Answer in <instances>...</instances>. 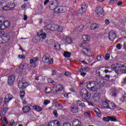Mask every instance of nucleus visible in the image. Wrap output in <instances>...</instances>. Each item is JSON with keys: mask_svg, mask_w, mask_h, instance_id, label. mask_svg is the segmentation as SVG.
Returning a JSON list of instances; mask_svg holds the SVG:
<instances>
[{"mask_svg": "<svg viewBox=\"0 0 126 126\" xmlns=\"http://www.w3.org/2000/svg\"><path fill=\"white\" fill-rule=\"evenodd\" d=\"M10 39L9 35L3 32H0V43H6Z\"/></svg>", "mask_w": 126, "mask_h": 126, "instance_id": "nucleus-1", "label": "nucleus"}, {"mask_svg": "<svg viewBox=\"0 0 126 126\" xmlns=\"http://www.w3.org/2000/svg\"><path fill=\"white\" fill-rule=\"evenodd\" d=\"M80 94L82 98L85 99V100H87L89 98L91 94L89 92L87 91L86 89H83L80 90Z\"/></svg>", "mask_w": 126, "mask_h": 126, "instance_id": "nucleus-2", "label": "nucleus"}, {"mask_svg": "<svg viewBox=\"0 0 126 126\" xmlns=\"http://www.w3.org/2000/svg\"><path fill=\"white\" fill-rule=\"evenodd\" d=\"M59 5L58 0H53V2H50L49 3V8L51 10H54V13H56V11H57V8Z\"/></svg>", "mask_w": 126, "mask_h": 126, "instance_id": "nucleus-3", "label": "nucleus"}, {"mask_svg": "<svg viewBox=\"0 0 126 126\" xmlns=\"http://www.w3.org/2000/svg\"><path fill=\"white\" fill-rule=\"evenodd\" d=\"M42 61L44 63H53L54 59L53 58H51L50 59V54L49 53H46L42 58Z\"/></svg>", "mask_w": 126, "mask_h": 126, "instance_id": "nucleus-4", "label": "nucleus"}, {"mask_svg": "<svg viewBox=\"0 0 126 126\" xmlns=\"http://www.w3.org/2000/svg\"><path fill=\"white\" fill-rule=\"evenodd\" d=\"M95 12L100 17L104 16V9L102 7L97 6L95 9Z\"/></svg>", "mask_w": 126, "mask_h": 126, "instance_id": "nucleus-5", "label": "nucleus"}, {"mask_svg": "<svg viewBox=\"0 0 126 126\" xmlns=\"http://www.w3.org/2000/svg\"><path fill=\"white\" fill-rule=\"evenodd\" d=\"M48 126H61V122L58 120L49 121Z\"/></svg>", "mask_w": 126, "mask_h": 126, "instance_id": "nucleus-6", "label": "nucleus"}, {"mask_svg": "<svg viewBox=\"0 0 126 126\" xmlns=\"http://www.w3.org/2000/svg\"><path fill=\"white\" fill-rule=\"evenodd\" d=\"M116 76H114L113 77L110 76V75H106L104 77H102L103 79L106 80V81H109V82H114L116 80Z\"/></svg>", "mask_w": 126, "mask_h": 126, "instance_id": "nucleus-7", "label": "nucleus"}, {"mask_svg": "<svg viewBox=\"0 0 126 126\" xmlns=\"http://www.w3.org/2000/svg\"><path fill=\"white\" fill-rule=\"evenodd\" d=\"M9 25H10V23H9V22L7 21H4L0 26V29H1V30H4V29H6V28H8V27H9Z\"/></svg>", "mask_w": 126, "mask_h": 126, "instance_id": "nucleus-8", "label": "nucleus"}, {"mask_svg": "<svg viewBox=\"0 0 126 126\" xmlns=\"http://www.w3.org/2000/svg\"><path fill=\"white\" fill-rule=\"evenodd\" d=\"M15 81V76L14 75H12L8 77V84L9 86H11L13 85V83H14V81Z\"/></svg>", "mask_w": 126, "mask_h": 126, "instance_id": "nucleus-9", "label": "nucleus"}, {"mask_svg": "<svg viewBox=\"0 0 126 126\" xmlns=\"http://www.w3.org/2000/svg\"><path fill=\"white\" fill-rule=\"evenodd\" d=\"M101 81H99V83H97L96 85L95 84L90 89V91L95 92L99 89H100V84Z\"/></svg>", "mask_w": 126, "mask_h": 126, "instance_id": "nucleus-10", "label": "nucleus"}, {"mask_svg": "<svg viewBox=\"0 0 126 126\" xmlns=\"http://www.w3.org/2000/svg\"><path fill=\"white\" fill-rule=\"evenodd\" d=\"M66 7L61 6L55 11V13H63L66 11Z\"/></svg>", "mask_w": 126, "mask_h": 126, "instance_id": "nucleus-11", "label": "nucleus"}, {"mask_svg": "<svg viewBox=\"0 0 126 126\" xmlns=\"http://www.w3.org/2000/svg\"><path fill=\"white\" fill-rule=\"evenodd\" d=\"M117 38V35L116 34V33L110 32H109V39L110 40V41H112V42Z\"/></svg>", "mask_w": 126, "mask_h": 126, "instance_id": "nucleus-12", "label": "nucleus"}, {"mask_svg": "<svg viewBox=\"0 0 126 126\" xmlns=\"http://www.w3.org/2000/svg\"><path fill=\"white\" fill-rule=\"evenodd\" d=\"M13 99V96L11 94H7L5 96V98L4 100V104H6V103H8L9 101H11Z\"/></svg>", "mask_w": 126, "mask_h": 126, "instance_id": "nucleus-13", "label": "nucleus"}, {"mask_svg": "<svg viewBox=\"0 0 126 126\" xmlns=\"http://www.w3.org/2000/svg\"><path fill=\"white\" fill-rule=\"evenodd\" d=\"M70 111L74 114L78 113V112H79V110L78 109V105H72L71 106Z\"/></svg>", "mask_w": 126, "mask_h": 126, "instance_id": "nucleus-14", "label": "nucleus"}, {"mask_svg": "<svg viewBox=\"0 0 126 126\" xmlns=\"http://www.w3.org/2000/svg\"><path fill=\"white\" fill-rule=\"evenodd\" d=\"M82 52L83 55H85L86 56H89V54L91 52V49L88 48H83L82 50Z\"/></svg>", "mask_w": 126, "mask_h": 126, "instance_id": "nucleus-15", "label": "nucleus"}, {"mask_svg": "<svg viewBox=\"0 0 126 126\" xmlns=\"http://www.w3.org/2000/svg\"><path fill=\"white\" fill-rule=\"evenodd\" d=\"M27 86H28V83L23 82L19 84L18 87L21 89H25Z\"/></svg>", "mask_w": 126, "mask_h": 126, "instance_id": "nucleus-16", "label": "nucleus"}, {"mask_svg": "<svg viewBox=\"0 0 126 126\" xmlns=\"http://www.w3.org/2000/svg\"><path fill=\"white\" fill-rule=\"evenodd\" d=\"M45 29H47V30H50L51 31H55L56 29H55V27L52 26L51 25H48L44 27Z\"/></svg>", "mask_w": 126, "mask_h": 126, "instance_id": "nucleus-17", "label": "nucleus"}, {"mask_svg": "<svg viewBox=\"0 0 126 126\" xmlns=\"http://www.w3.org/2000/svg\"><path fill=\"white\" fill-rule=\"evenodd\" d=\"M32 109L37 112H41L43 110V108L41 107L38 105H34Z\"/></svg>", "mask_w": 126, "mask_h": 126, "instance_id": "nucleus-18", "label": "nucleus"}, {"mask_svg": "<svg viewBox=\"0 0 126 126\" xmlns=\"http://www.w3.org/2000/svg\"><path fill=\"white\" fill-rule=\"evenodd\" d=\"M22 110L24 113H28V112H30L31 108L29 106H26L23 107Z\"/></svg>", "mask_w": 126, "mask_h": 126, "instance_id": "nucleus-19", "label": "nucleus"}, {"mask_svg": "<svg viewBox=\"0 0 126 126\" xmlns=\"http://www.w3.org/2000/svg\"><path fill=\"white\" fill-rule=\"evenodd\" d=\"M94 111L95 113H96L97 116L98 117V118H101L102 114H101V111H100V109L96 108L94 109Z\"/></svg>", "mask_w": 126, "mask_h": 126, "instance_id": "nucleus-20", "label": "nucleus"}, {"mask_svg": "<svg viewBox=\"0 0 126 126\" xmlns=\"http://www.w3.org/2000/svg\"><path fill=\"white\" fill-rule=\"evenodd\" d=\"M120 70L123 73H126V63L121 65L120 66Z\"/></svg>", "mask_w": 126, "mask_h": 126, "instance_id": "nucleus-21", "label": "nucleus"}, {"mask_svg": "<svg viewBox=\"0 0 126 126\" xmlns=\"http://www.w3.org/2000/svg\"><path fill=\"white\" fill-rule=\"evenodd\" d=\"M116 104L114 102H109L108 109H116Z\"/></svg>", "mask_w": 126, "mask_h": 126, "instance_id": "nucleus-22", "label": "nucleus"}, {"mask_svg": "<svg viewBox=\"0 0 126 126\" xmlns=\"http://www.w3.org/2000/svg\"><path fill=\"white\" fill-rule=\"evenodd\" d=\"M91 30H95L96 29H99V25L96 24H93L91 25Z\"/></svg>", "mask_w": 126, "mask_h": 126, "instance_id": "nucleus-23", "label": "nucleus"}, {"mask_svg": "<svg viewBox=\"0 0 126 126\" xmlns=\"http://www.w3.org/2000/svg\"><path fill=\"white\" fill-rule=\"evenodd\" d=\"M73 126H80V122L78 120H75L72 122Z\"/></svg>", "mask_w": 126, "mask_h": 126, "instance_id": "nucleus-24", "label": "nucleus"}, {"mask_svg": "<svg viewBox=\"0 0 126 126\" xmlns=\"http://www.w3.org/2000/svg\"><path fill=\"white\" fill-rule=\"evenodd\" d=\"M95 84L94 83V82H89L87 84V89H88L89 90H90V89L91 88V87H92Z\"/></svg>", "mask_w": 126, "mask_h": 126, "instance_id": "nucleus-25", "label": "nucleus"}, {"mask_svg": "<svg viewBox=\"0 0 126 126\" xmlns=\"http://www.w3.org/2000/svg\"><path fill=\"white\" fill-rule=\"evenodd\" d=\"M54 48L56 51H61V45L58 43L55 44Z\"/></svg>", "mask_w": 126, "mask_h": 126, "instance_id": "nucleus-26", "label": "nucleus"}, {"mask_svg": "<svg viewBox=\"0 0 126 126\" xmlns=\"http://www.w3.org/2000/svg\"><path fill=\"white\" fill-rule=\"evenodd\" d=\"M65 41L67 44H71L72 43V39L70 37H66Z\"/></svg>", "mask_w": 126, "mask_h": 126, "instance_id": "nucleus-27", "label": "nucleus"}, {"mask_svg": "<svg viewBox=\"0 0 126 126\" xmlns=\"http://www.w3.org/2000/svg\"><path fill=\"white\" fill-rule=\"evenodd\" d=\"M82 39L85 42H86L90 40V37L87 36V35L84 34L82 36Z\"/></svg>", "mask_w": 126, "mask_h": 126, "instance_id": "nucleus-28", "label": "nucleus"}, {"mask_svg": "<svg viewBox=\"0 0 126 126\" xmlns=\"http://www.w3.org/2000/svg\"><path fill=\"white\" fill-rule=\"evenodd\" d=\"M37 62H38V58L35 57L33 59H31L30 60V63H31V64H32L35 63H37Z\"/></svg>", "mask_w": 126, "mask_h": 126, "instance_id": "nucleus-29", "label": "nucleus"}, {"mask_svg": "<svg viewBox=\"0 0 126 126\" xmlns=\"http://www.w3.org/2000/svg\"><path fill=\"white\" fill-rule=\"evenodd\" d=\"M57 30L58 32H63V31L64 30V27L62 26H58Z\"/></svg>", "mask_w": 126, "mask_h": 126, "instance_id": "nucleus-30", "label": "nucleus"}, {"mask_svg": "<svg viewBox=\"0 0 126 126\" xmlns=\"http://www.w3.org/2000/svg\"><path fill=\"white\" fill-rule=\"evenodd\" d=\"M103 59H104V56L103 55L97 56L96 58V60H97L98 62H102Z\"/></svg>", "mask_w": 126, "mask_h": 126, "instance_id": "nucleus-31", "label": "nucleus"}, {"mask_svg": "<svg viewBox=\"0 0 126 126\" xmlns=\"http://www.w3.org/2000/svg\"><path fill=\"white\" fill-rule=\"evenodd\" d=\"M63 55H64V57H65V58H70V56L71 55V53L65 51L64 52Z\"/></svg>", "mask_w": 126, "mask_h": 126, "instance_id": "nucleus-32", "label": "nucleus"}, {"mask_svg": "<svg viewBox=\"0 0 126 126\" xmlns=\"http://www.w3.org/2000/svg\"><path fill=\"white\" fill-rule=\"evenodd\" d=\"M18 85L19 86L20 83H23V77L19 76L18 78Z\"/></svg>", "mask_w": 126, "mask_h": 126, "instance_id": "nucleus-33", "label": "nucleus"}, {"mask_svg": "<svg viewBox=\"0 0 126 126\" xmlns=\"http://www.w3.org/2000/svg\"><path fill=\"white\" fill-rule=\"evenodd\" d=\"M102 105L104 108H107V109H109V102L104 101L102 103Z\"/></svg>", "mask_w": 126, "mask_h": 126, "instance_id": "nucleus-34", "label": "nucleus"}, {"mask_svg": "<svg viewBox=\"0 0 126 126\" xmlns=\"http://www.w3.org/2000/svg\"><path fill=\"white\" fill-rule=\"evenodd\" d=\"M90 68L88 67H82L80 69V72H83V71H87V70H89Z\"/></svg>", "mask_w": 126, "mask_h": 126, "instance_id": "nucleus-35", "label": "nucleus"}, {"mask_svg": "<svg viewBox=\"0 0 126 126\" xmlns=\"http://www.w3.org/2000/svg\"><path fill=\"white\" fill-rule=\"evenodd\" d=\"M25 95V92L24 91H21L20 93V96L21 99H23L24 98V96Z\"/></svg>", "mask_w": 126, "mask_h": 126, "instance_id": "nucleus-36", "label": "nucleus"}, {"mask_svg": "<svg viewBox=\"0 0 126 126\" xmlns=\"http://www.w3.org/2000/svg\"><path fill=\"white\" fill-rule=\"evenodd\" d=\"M111 121V122H118V120L117 118L115 117H113L112 116H109V121Z\"/></svg>", "mask_w": 126, "mask_h": 126, "instance_id": "nucleus-37", "label": "nucleus"}, {"mask_svg": "<svg viewBox=\"0 0 126 126\" xmlns=\"http://www.w3.org/2000/svg\"><path fill=\"white\" fill-rule=\"evenodd\" d=\"M5 18L3 16H0V26L4 22ZM3 22V23H2Z\"/></svg>", "mask_w": 126, "mask_h": 126, "instance_id": "nucleus-38", "label": "nucleus"}, {"mask_svg": "<svg viewBox=\"0 0 126 126\" xmlns=\"http://www.w3.org/2000/svg\"><path fill=\"white\" fill-rule=\"evenodd\" d=\"M94 99L95 100V101H99L100 100V96H99L97 94H94Z\"/></svg>", "mask_w": 126, "mask_h": 126, "instance_id": "nucleus-39", "label": "nucleus"}, {"mask_svg": "<svg viewBox=\"0 0 126 126\" xmlns=\"http://www.w3.org/2000/svg\"><path fill=\"white\" fill-rule=\"evenodd\" d=\"M85 11H86V10H84V9H83L82 8H81L80 9H79L78 10V13H79V14H82L83 13H85Z\"/></svg>", "mask_w": 126, "mask_h": 126, "instance_id": "nucleus-40", "label": "nucleus"}, {"mask_svg": "<svg viewBox=\"0 0 126 126\" xmlns=\"http://www.w3.org/2000/svg\"><path fill=\"white\" fill-rule=\"evenodd\" d=\"M102 120L103 122H110V116L103 117Z\"/></svg>", "mask_w": 126, "mask_h": 126, "instance_id": "nucleus-41", "label": "nucleus"}, {"mask_svg": "<svg viewBox=\"0 0 126 126\" xmlns=\"http://www.w3.org/2000/svg\"><path fill=\"white\" fill-rule=\"evenodd\" d=\"M45 92L46 93H50V92H52V89L49 87H46L45 89Z\"/></svg>", "mask_w": 126, "mask_h": 126, "instance_id": "nucleus-42", "label": "nucleus"}, {"mask_svg": "<svg viewBox=\"0 0 126 126\" xmlns=\"http://www.w3.org/2000/svg\"><path fill=\"white\" fill-rule=\"evenodd\" d=\"M84 28V25H81L78 28V30L80 32H81L82 30H83V29Z\"/></svg>", "mask_w": 126, "mask_h": 126, "instance_id": "nucleus-43", "label": "nucleus"}, {"mask_svg": "<svg viewBox=\"0 0 126 126\" xmlns=\"http://www.w3.org/2000/svg\"><path fill=\"white\" fill-rule=\"evenodd\" d=\"M81 8H82L84 10H85L86 11V10L87 9V6L86 4H82L81 6Z\"/></svg>", "mask_w": 126, "mask_h": 126, "instance_id": "nucleus-44", "label": "nucleus"}, {"mask_svg": "<svg viewBox=\"0 0 126 126\" xmlns=\"http://www.w3.org/2000/svg\"><path fill=\"white\" fill-rule=\"evenodd\" d=\"M53 105H54L55 107H57L59 105V102L57 101V99L53 101Z\"/></svg>", "mask_w": 126, "mask_h": 126, "instance_id": "nucleus-45", "label": "nucleus"}, {"mask_svg": "<svg viewBox=\"0 0 126 126\" xmlns=\"http://www.w3.org/2000/svg\"><path fill=\"white\" fill-rule=\"evenodd\" d=\"M88 46V44H87V43H83L81 44V47H82V48H87V47Z\"/></svg>", "mask_w": 126, "mask_h": 126, "instance_id": "nucleus-46", "label": "nucleus"}, {"mask_svg": "<svg viewBox=\"0 0 126 126\" xmlns=\"http://www.w3.org/2000/svg\"><path fill=\"white\" fill-rule=\"evenodd\" d=\"M105 61H109L110 60V54L109 53H107L105 58H104Z\"/></svg>", "mask_w": 126, "mask_h": 126, "instance_id": "nucleus-47", "label": "nucleus"}, {"mask_svg": "<svg viewBox=\"0 0 126 126\" xmlns=\"http://www.w3.org/2000/svg\"><path fill=\"white\" fill-rule=\"evenodd\" d=\"M41 39H45L47 37V34L46 33L43 32L42 35L40 36Z\"/></svg>", "mask_w": 126, "mask_h": 126, "instance_id": "nucleus-48", "label": "nucleus"}, {"mask_svg": "<svg viewBox=\"0 0 126 126\" xmlns=\"http://www.w3.org/2000/svg\"><path fill=\"white\" fill-rule=\"evenodd\" d=\"M116 48L118 49V50H121V49L123 48V45H122V44L120 43H119L116 45Z\"/></svg>", "mask_w": 126, "mask_h": 126, "instance_id": "nucleus-49", "label": "nucleus"}, {"mask_svg": "<svg viewBox=\"0 0 126 126\" xmlns=\"http://www.w3.org/2000/svg\"><path fill=\"white\" fill-rule=\"evenodd\" d=\"M20 67L22 68V69H27V66L26 64H22L20 65Z\"/></svg>", "mask_w": 126, "mask_h": 126, "instance_id": "nucleus-50", "label": "nucleus"}, {"mask_svg": "<svg viewBox=\"0 0 126 126\" xmlns=\"http://www.w3.org/2000/svg\"><path fill=\"white\" fill-rule=\"evenodd\" d=\"M53 114L55 117H56V118H58V117H59V115L58 114V111H57V110H54Z\"/></svg>", "mask_w": 126, "mask_h": 126, "instance_id": "nucleus-51", "label": "nucleus"}, {"mask_svg": "<svg viewBox=\"0 0 126 126\" xmlns=\"http://www.w3.org/2000/svg\"><path fill=\"white\" fill-rule=\"evenodd\" d=\"M43 33V31L39 30L38 31L37 35L39 36V37H41V35H42V34Z\"/></svg>", "mask_w": 126, "mask_h": 126, "instance_id": "nucleus-52", "label": "nucleus"}, {"mask_svg": "<svg viewBox=\"0 0 126 126\" xmlns=\"http://www.w3.org/2000/svg\"><path fill=\"white\" fill-rule=\"evenodd\" d=\"M50 102L49 100H45L43 102L45 106H47V105H48V104H50Z\"/></svg>", "mask_w": 126, "mask_h": 126, "instance_id": "nucleus-53", "label": "nucleus"}, {"mask_svg": "<svg viewBox=\"0 0 126 126\" xmlns=\"http://www.w3.org/2000/svg\"><path fill=\"white\" fill-rule=\"evenodd\" d=\"M84 116H87V117H91V114L89 112H86L84 113Z\"/></svg>", "mask_w": 126, "mask_h": 126, "instance_id": "nucleus-54", "label": "nucleus"}, {"mask_svg": "<svg viewBox=\"0 0 126 126\" xmlns=\"http://www.w3.org/2000/svg\"><path fill=\"white\" fill-rule=\"evenodd\" d=\"M96 71L97 74H98V76L99 77H102V76L101 75V74H100L101 72H100V69H97Z\"/></svg>", "mask_w": 126, "mask_h": 126, "instance_id": "nucleus-55", "label": "nucleus"}, {"mask_svg": "<svg viewBox=\"0 0 126 126\" xmlns=\"http://www.w3.org/2000/svg\"><path fill=\"white\" fill-rule=\"evenodd\" d=\"M4 9V10L7 11V10H10V9H10V8L9 7V6H5L4 7V9Z\"/></svg>", "mask_w": 126, "mask_h": 126, "instance_id": "nucleus-56", "label": "nucleus"}, {"mask_svg": "<svg viewBox=\"0 0 126 126\" xmlns=\"http://www.w3.org/2000/svg\"><path fill=\"white\" fill-rule=\"evenodd\" d=\"M58 89H59V91H62V90H63V85H58Z\"/></svg>", "mask_w": 126, "mask_h": 126, "instance_id": "nucleus-57", "label": "nucleus"}, {"mask_svg": "<svg viewBox=\"0 0 126 126\" xmlns=\"http://www.w3.org/2000/svg\"><path fill=\"white\" fill-rule=\"evenodd\" d=\"M117 92H118V91H117V90H114V92L112 94V96H113L114 97L117 96Z\"/></svg>", "mask_w": 126, "mask_h": 126, "instance_id": "nucleus-58", "label": "nucleus"}, {"mask_svg": "<svg viewBox=\"0 0 126 126\" xmlns=\"http://www.w3.org/2000/svg\"><path fill=\"white\" fill-rule=\"evenodd\" d=\"M14 124H15L14 120H11L10 124H9V126H14Z\"/></svg>", "mask_w": 126, "mask_h": 126, "instance_id": "nucleus-59", "label": "nucleus"}, {"mask_svg": "<svg viewBox=\"0 0 126 126\" xmlns=\"http://www.w3.org/2000/svg\"><path fill=\"white\" fill-rule=\"evenodd\" d=\"M57 107H58V109L59 110H62V109L63 108V105L59 103H58V105H57Z\"/></svg>", "mask_w": 126, "mask_h": 126, "instance_id": "nucleus-60", "label": "nucleus"}, {"mask_svg": "<svg viewBox=\"0 0 126 126\" xmlns=\"http://www.w3.org/2000/svg\"><path fill=\"white\" fill-rule=\"evenodd\" d=\"M126 100V96L123 95L122 97L120 98V101L122 102V103H124V101Z\"/></svg>", "mask_w": 126, "mask_h": 126, "instance_id": "nucleus-61", "label": "nucleus"}, {"mask_svg": "<svg viewBox=\"0 0 126 126\" xmlns=\"http://www.w3.org/2000/svg\"><path fill=\"white\" fill-rule=\"evenodd\" d=\"M63 126H71V124L69 123H64L63 124Z\"/></svg>", "mask_w": 126, "mask_h": 126, "instance_id": "nucleus-62", "label": "nucleus"}, {"mask_svg": "<svg viewBox=\"0 0 126 126\" xmlns=\"http://www.w3.org/2000/svg\"><path fill=\"white\" fill-rule=\"evenodd\" d=\"M48 81L49 82V83H52L53 84V83H54V82H55V81H54V80H53V79L50 78V79H48Z\"/></svg>", "mask_w": 126, "mask_h": 126, "instance_id": "nucleus-63", "label": "nucleus"}, {"mask_svg": "<svg viewBox=\"0 0 126 126\" xmlns=\"http://www.w3.org/2000/svg\"><path fill=\"white\" fill-rule=\"evenodd\" d=\"M80 75H81V76H83V77H84V76H85V75H86V73L84 72H80Z\"/></svg>", "mask_w": 126, "mask_h": 126, "instance_id": "nucleus-64", "label": "nucleus"}]
</instances>
